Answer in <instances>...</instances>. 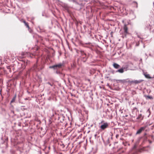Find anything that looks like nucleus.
Returning a JSON list of instances; mask_svg holds the SVG:
<instances>
[{"label":"nucleus","mask_w":154,"mask_h":154,"mask_svg":"<svg viewBox=\"0 0 154 154\" xmlns=\"http://www.w3.org/2000/svg\"><path fill=\"white\" fill-rule=\"evenodd\" d=\"M63 66L64 63L63 62L53 66H50L49 68L50 69H57L61 68Z\"/></svg>","instance_id":"1"},{"label":"nucleus","mask_w":154,"mask_h":154,"mask_svg":"<svg viewBox=\"0 0 154 154\" xmlns=\"http://www.w3.org/2000/svg\"><path fill=\"white\" fill-rule=\"evenodd\" d=\"M101 124L102 125L100 127V128L102 130H104L107 128L109 125V124L107 122H104V121H102L101 122Z\"/></svg>","instance_id":"2"},{"label":"nucleus","mask_w":154,"mask_h":154,"mask_svg":"<svg viewBox=\"0 0 154 154\" xmlns=\"http://www.w3.org/2000/svg\"><path fill=\"white\" fill-rule=\"evenodd\" d=\"M81 58L83 59L82 60L83 61L85 62L87 60L88 56H89L90 54H88V56L87 54L84 52L81 51Z\"/></svg>","instance_id":"3"},{"label":"nucleus","mask_w":154,"mask_h":154,"mask_svg":"<svg viewBox=\"0 0 154 154\" xmlns=\"http://www.w3.org/2000/svg\"><path fill=\"white\" fill-rule=\"evenodd\" d=\"M146 127H147V126H145L140 127L139 129H138L137 130V131L136 133V135L139 134H141L142 132H143V131H144L145 129L146 128Z\"/></svg>","instance_id":"4"},{"label":"nucleus","mask_w":154,"mask_h":154,"mask_svg":"<svg viewBox=\"0 0 154 154\" xmlns=\"http://www.w3.org/2000/svg\"><path fill=\"white\" fill-rule=\"evenodd\" d=\"M139 111L136 108L134 109L132 111V116L133 117H135L138 113Z\"/></svg>","instance_id":"5"},{"label":"nucleus","mask_w":154,"mask_h":154,"mask_svg":"<svg viewBox=\"0 0 154 154\" xmlns=\"http://www.w3.org/2000/svg\"><path fill=\"white\" fill-rule=\"evenodd\" d=\"M124 32L123 33V37L124 38V37H126V35L128 33V28L126 25H125L124 27Z\"/></svg>","instance_id":"6"},{"label":"nucleus","mask_w":154,"mask_h":154,"mask_svg":"<svg viewBox=\"0 0 154 154\" xmlns=\"http://www.w3.org/2000/svg\"><path fill=\"white\" fill-rule=\"evenodd\" d=\"M130 17L131 19H134L135 17V15L134 14V12L132 10H130Z\"/></svg>","instance_id":"7"},{"label":"nucleus","mask_w":154,"mask_h":154,"mask_svg":"<svg viewBox=\"0 0 154 154\" xmlns=\"http://www.w3.org/2000/svg\"><path fill=\"white\" fill-rule=\"evenodd\" d=\"M113 66L114 68L117 69L119 68L120 67V65L116 63H114Z\"/></svg>","instance_id":"8"},{"label":"nucleus","mask_w":154,"mask_h":154,"mask_svg":"<svg viewBox=\"0 0 154 154\" xmlns=\"http://www.w3.org/2000/svg\"><path fill=\"white\" fill-rule=\"evenodd\" d=\"M116 81L117 82H120L121 83H125L126 81V80L123 79V80H116Z\"/></svg>","instance_id":"9"},{"label":"nucleus","mask_w":154,"mask_h":154,"mask_svg":"<svg viewBox=\"0 0 154 154\" xmlns=\"http://www.w3.org/2000/svg\"><path fill=\"white\" fill-rule=\"evenodd\" d=\"M143 116H142L141 114H139L138 117H137V119L140 120H142L143 119Z\"/></svg>","instance_id":"10"},{"label":"nucleus","mask_w":154,"mask_h":154,"mask_svg":"<svg viewBox=\"0 0 154 154\" xmlns=\"http://www.w3.org/2000/svg\"><path fill=\"white\" fill-rule=\"evenodd\" d=\"M143 80H134L133 81V83H134L135 84H138L139 83H140Z\"/></svg>","instance_id":"11"},{"label":"nucleus","mask_w":154,"mask_h":154,"mask_svg":"<svg viewBox=\"0 0 154 154\" xmlns=\"http://www.w3.org/2000/svg\"><path fill=\"white\" fill-rule=\"evenodd\" d=\"M144 75L146 78L148 79H151L152 78L150 77L149 76V74H146V73H144Z\"/></svg>","instance_id":"12"},{"label":"nucleus","mask_w":154,"mask_h":154,"mask_svg":"<svg viewBox=\"0 0 154 154\" xmlns=\"http://www.w3.org/2000/svg\"><path fill=\"white\" fill-rule=\"evenodd\" d=\"M116 72H119L120 73H122L124 72V69L123 68L119 69L116 71Z\"/></svg>","instance_id":"13"},{"label":"nucleus","mask_w":154,"mask_h":154,"mask_svg":"<svg viewBox=\"0 0 154 154\" xmlns=\"http://www.w3.org/2000/svg\"><path fill=\"white\" fill-rule=\"evenodd\" d=\"M23 22L24 23L25 25L26 26V27L28 28V29H29V27L28 23H26L25 21H23Z\"/></svg>","instance_id":"14"},{"label":"nucleus","mask_w":154,"mask_h":154,"mask_svg":"<svg viewBox=\"0 0 154 154\" xmlns=\"http://www.w3.org/2000/svg\"><path fill=\"white\" fill-rule=\"evenodd\" d=\"M145 97H146V99H153V97L151 96H145Z\"/></svg>","instance_id":"15"},{"label":"nucleus","mask_w":154,"mask_h":154,"mask_svg":"<svg viewBox=\"0 0 154 154\" xmlns=\"http://www.w3.org/2000/svg\"><path fill=\"white\" fill-rule=\"evenodd\" d=\"M46 84H48L50 85L51 86H53L54 85V83L53 82H48L46 83Z\"/></svg>","instance_id":"16"},{"label":"nucleus","mask_w":154,"mask_h":154,"mask_svg":"<svg viewBox=\"0 0 154 154\" xmlns=\"http://www.w3.org/2000/svg\"><path fill=\"white\" fill-rule=\"evenodd\" d=\"M16 97V96L15 95V96H14L13 97V99H12V100H11V103H13L14 102V101L15 100Z\"/></svg>","instance_id":"17"},{"label":"nucleus","mask_w":154,"mask_h":154,"mask_svg":"<svg viewBox=\"0 0 154 154\" xmlns=\"http://www.w3.org/2000/svg\"><path fill=\"white\" fill-rule=\"evenodd\" d=\"M125 80H126V81L125 82V83H126V82L133 83V82H133V81H131L129 79H126Z\"/></svg>","instance_id":"18"},{"label":"nucleus","mask_w":154,"mask_h":154,"mask_svg":"<svg viewBox=\"0 0 154 154\" xmlns=\"http://www.w3.org/2000/svg\"><path fill=\"white\" fill-rule=\"evenodd\" d=\"M51 110H52V112H53V113L51 115V116H54V112L55 113V112H54V109L53 108H52V109Z\"/></svg>","instance_id":"19"},{"label":"nucleus","mask_w":154,"mask_h":154,"mask_svg":"<svg viewBox=\"0 0 154 154\" xmlns=\"http://www.w3.org/2000/svg\"><path fill=\"white\" fill-rule=\"evenodd\" d=\"M133 3L135 5V7L136 8H137L138 7L137 6V3L136 2H133Z\"/></svg>","instance_id":"20"},{"label":"nucleus","mask_w":154,"mask_h":154,"mask_svg":"<svg viewBox=\"0 0 154 154\" xmlns=\"http://www.w3.org/2000/svg\"><path fill=\"white\" fill-rule=\"evenodd\" d=\"M28 30H29V32H32V30L31 29H30L29 28V29H28Z\"/></svg>","instance_id":"21"},{"label":"nucleus","mask_w":154,"mask_h":154,"mask_svg":"<svg viewBox=\"0 0 154 154\" xmlns=\"http://www.w3.org/2000/svg\"><path fill=\"white\" fill-rule=\"evenodd\" d=\"M137 36L138 38H140V39H143V38L142 37H140V36L139 35L137 34Z\"/></svg>","instance_id":"22"},{"label":"nucleus","mask_w":154,"mask_h":154,"mask_svg":"<svg viewBox=\"0 0 154 154\" xmlns=\"http://www.w3.org/2000/svg\"><path fill=\"white\" fill-rule=\"evenodd\" d=\"M36 67V66H35L34 67L32 68V70H35V68Z\"/></svg>","instance_id":"23"},{"label":"nucleus","mask_w":154,"mask_h":154,"mask_svg":"<svg viewBox=\"0 0 154 154\" xmlns=\"http://www.w3.org/2000/svg\"><path fill=\"white\" fill-rule=\"evenodd\" d=\"M97 134H95L94 135V136L95 138H96L97 136Z\"/></svg>","instance_id":"24"},{"label":"nucleus","mask_w":154,"mask_h":154,"mask_svg":"<svg viewBox=\"0 0 154 154\" xmlns=\"http://www.w3.org/2000/svg\"><path fill=\"white\" fill-rule=\"evenodd\" d=\"M119 135L118 134H116V138H117L118 137H119Z\"/></svg>","instance_id":"25"},{"label":"nucleus","mask_w":154,"mask_h":154,"mask_svg":"<svg viewBox=\"0 0 154 154\" xmlns=\"http://www.w3.org/2000/svg\"><path fill=\"white\" fill-rule=\"evenodd\" d=\"M86 44H91V43H86Z\"/></svg>","instance_id":"26"},{"label":"nucleus","mask_w":154,"mask_h":154,"mask_svg":"<svg viewBox=\"0 0 154 154\" xmlns=\"http://www.w3.org/2000/svg\"><path fill=\"white\" fill-rule=\"evenodd\" d=\"M151 137L152 138H153V136H151Z\"/></svg>","instance_id":"27"},{"label":"nucleus","mask_w":154,"mask_h":154,"mask_svg":"<svg viewBox=\"0 0 154 154\" xmlns=\"http://www.w3.org/2000/svg\"><path fill=\"white\" fill-rule=\"evenodd\" d=\"M93 126V125H91V127H92V126Z\"/></svg>","instance_id":"28"},{"label":"nucleus","mask_w":154,"mask_h":154,"mask_svg":"<svg viewBox=\"0 0 154 154\" xmlns=\"http://www.w3.org/2000/svg\"><path fill=\"white\" fill-rule=\"evenodd\" d=\"M72 1L74 2L75 1V0H73Z\"/></svg>","instance_id":"29"},{"label":"nucleus","mask_w":154,"mask_h":154,"mask_svg":"<svg viewBox=\"0 0 154 154\" xmlns=\"http://www.w3.org/2000/svg\"><path fill=\"white\" fill-rule=\"evenodd\" d=\"M118 154H121V153H119Z\"/></svg>","instance_id":"30"},{"label":"nucleus","mask_w":154,"mask_h":154,"mask_svg":"<svg viewBox=\"0 0 154 154\" xmlns=\"http://www.w3.org/2000/svg\"><path fill=\"white\" fill-rule=\"evenodd\" d=\"M146 133H145V135H146Z\"/></svg>","instance_id":"31"},{"label":"nucleus","mask_w":154,"mask_h":154,"mask_svg":"<svg viewBox=\"0 0 154 154\" xmlns=\"http://www.w3.org/2000/svg\"><path fill=\"white\" fill-rule=\"evenodd\" d=\"M69 0V1H71V0Z\"/></svg>","instance_id":"32"}]
</instances>
